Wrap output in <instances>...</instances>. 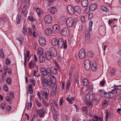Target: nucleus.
I'll return each instance as SVG.
<instances>
[{
    "label": "nucleus",
    "instance_id": "nucleus-52",
    "mask_svg": "<svg viewBox=\"0 0 121 121\" xmlns=\"http://www.w3.org/2000/svg\"><path fill=\"white\" fill-rule=\"evenodd\" d=\"M5 63L7 65H9L10 64L11 62L8 58H7L5 60Z\"/></svg>",
    "mask_w": 121,
    "mask_h": 121
},
{
    "label": "nucleus",
    "instance_id": "nucleus-27",
    "mask_svg": "<svg viewBox=\"0 0 121 121\" xmlns=\"http://www.w3.org/2000/svg\"><path fill=\"white\" fill-rule=\"evenodd\" d=\"M40 70L41 73L44 76L46 75L47 74V72H46V69L44 68H41Z\"/></svg>",
    "mask_w": 121,
    "mask_h": 121
},
{
    "label": "nucleus",
    "instance_id": "nucleus-11",
    "mask_svg": "<svg viewBox=\"0 0 121 121\" xmlns=\"http://www.w3.org/2000/svg\"><path fill=\"white\" fill-rule=\"evenodd\" d=\"M103 119L100 117L94 115L92 118L89 120V121H103Z\"/></svg>",
    "mask_w": 121,
    "mask_h": 121
},
{
    "label": "nucleus",
    "instance_id": "nucleus-50",
    "mask_svg": "<svg viewBox=\"0 0 121 121\" xmlns=\"http://www.w3.org/2000/svg\"><path fill=\"white\" fill-rule=\"evenodd\" d=\"M5 99L7 101L9 102L10 104L12 103V101H11L10 97L8 96H7L5 97Z\"/></svg>",
    "mask_w": 121,
    "mask_h": 121
},
{
    "label": "nucleus",
    "instance_id": "nucleus-15",
    "mask_svg": "<svg viewBox=\"0 0 121 121\" xmlns=\"http://www.w3.org/2000/svg\"><path fill=\"white\" fill-rule=\"evenodd\" d=\"M51 73H52V74L55 75L57 73V70L55 66L52 67L51 68Z\"/></svg>",
    "mask_w": 121,
    "mask_h": 121
},
{
    "label": "nucleus",
    "instance_id": "nucleus-44",
    "mask_svg": "<svg viewBox=\"0 0 121 121\" xmlns=\"http://www.w3.org/2000/svg\"><path fill=\"white\" fill-rule=\"evenodd\" d=\"M70 86V82H68L66 86V90L68 91L69 90Z\"/></svg>",
    "mask_w": 121,
    "mask_h": 121
},
{
    "label": "nucleus",
    "instance_id": "nucleus-42",
    "mask_svg": "<svg viewBox=\"0 0 121 121\" xmlns=\"http://www.w3.org/2000/svg\"><path fill=\"white\" fill-rule=\"evenodd\" d=\"M57 86L55 84H54L52 86V91L53 92H55L56 91V89Z\"/></svg>",
    "mask_w": 121,
    "mask_h": 121
},
{
    "label": "nucleus",
    "instance_id": "nucleus-60",
    "mask_svg": "<svg viewBox=\"0 0 121 121\" xmlns=\"http://www.w3.org/2000/svg\"><path fill=\"white\" fill-rule=\"evenodd\" d=\"M105 82L104 80L101 81L99 83L100 85L102 86H104V84L105 83Z\"/></svg>",
    "mask_w": 121,
    "mask_h": 121
},
{
    "label": "nucleus",
    "instance_id": "nucleus-35",
    "mask_svg": "<svg viewBox=\"0 0 121 121\" xmlns=\"http://www.w3.org/2000/svg\"><path fill=\"white\" fill-rule=\"evenodd\" d=\"M91 95L90 93L88 92L86 95L85 99L87 100H88L90 99Z\"/></svg>",
    "mask_w": 121,
    "mask_h": 121
},
{
    "label": "nucleus",
    "instance_id": "nucleus-26",
    "mask_svg": "<svg viewBox=\"0 0 121 121\" xmlns=\"http://www.w3.org/2000/svg\"><path fill=\"white\" fill-rule=\"evenodd\" d=\"M21 16L20 15L18 14L16 17V21L17 23L18 24L20 23L21 22Z\"/></svg>",
    "mask_w": 121,
    "mask_h": 121
},
{
    "label": "nucleus",
    "instance_id": "nucleus-36",
    "mask_svg": "<svg viewBox=\"0 0 121 121\" xmlns=\"http://www.w3.org/2000/svg\"><path fill=\"white\" fill-rule=\"evenodd\" d=\"M110 114V112L107 111L105 113V117L106 118V121H107L109 117Z\"/></svg>",
    "mask_w": 121,
    "mask_h": 121
},
{
    "label": "nucleus",
    "instance_id": "nucleus-10",
    "mask_svg": "<svg viewBox=\"0 0 121 121\" xmlns=\"http://www.w3.org/2000/svg\"><path fill=\"white\" fill-rule=\"evenodd\" d=\"M84 64L85 69L87 71H88L91 67V64L89 60H85Z\"/></svg>",
    "mask_w": 121,
    "mask_h": 121
},
{
    "label": "nucleus",
    "instance_id": "nucleus-4",
    "mask_svg": "<svg viewBox=\"0 0 121 121\" xmlns=\"http://www.w3.org/2000/svg\"><path fill=\"white\" fill-rule=\"evenodd\" d=\"M42 95L45 97V99L48 100L49 99V91L48 89L46 87L44 88L43 91L42 92Z\"/></svg>",
    "mask_w": 121,
    "mask_h": 121
},
{
    "label": "nucleus",
    "instance_id": "nucleus-28",
    "mask_svg": "<svg viewBox=\"0 0 121 121\" xmlns=\"http://www.w3.org/2000/svg\"><path fill=\"white\" fill-rule=\"evenodd\" d=\"M35 101L36 104L38 108H40L42 107L41 103L38 99H35Z\"/></svg>",
    "mask_w": 121,
    "mask_h": 121
},
{
    "label": "nucleus",
    "instance_id": "nucleus-30",
    "mask_svg": "<svg viewBox=\"0 0 121 121\" xmlns=\"http://www.w3.org/2000/svg\"><path fill=\"white\" fill-rule=\"evenodd\" d=\"M32 87V85L31 84H30L28 87V91L30 92V94H32L33 92V90Z\"/></svg>",
    "mask_w": 121,
    "mask_h": 121
},
{
    "label": "nucleus",
    "instance_id": "nucleus-2",
    "mask_svg": "<svg viewBox=\"0 0 121 121\" xmlns=\"http://www.w3.org/2000/svg\"><path fill=\"white\" fill-rule=\"evenodd\" d=\"M58 46L60 48H63L66 49L67 47V41L66 40H64L61 38H60L58 40Z\"/></svg>",
    "mask_w": 121,
    "mask_h": 121
},
{
    "label": "nucleus",
    "instance_id": "nucleus-1",
    "mask_svg": "<svg viewBox=\"0 0 121 121\" xmlns=\"http://www.w3.org/2000/svg\"><path fill=\"white\" fill-rule=\"evenodd\" d=\"M57 55V51L56 49L53 48H50L49 49V52H46L45 53V56L47 59L50 60L52 56L56 57Z\"/></svg>",
    "mask_w": 121,
    "mask_h": 121
},
{
    "label": "nucleus",
    "instance_id": "nucleus-3",
    "mask_svg": "<svg viewBox=\"0 0 121 121\" xmlns=\"http://www.w3.org/2000/svg\"><path fill=\"white\" fill-rule=\"evenodd\" d=\"M41 80L42 81V84H44L43 86L47 87L50 88L52 86V83L51 81L48 80L46 79H44L43 77L41 76Z\"/></svg>",
    "mask_w": 121,
    "mask_h": 121
},
{
    "label": "nucleus",
    "instance_id": "nucleus-14",
    "mask_svg": "<svg viewBox=\"0 0 121 121\" xmlns=\"http://www.w3.org/2000/svg\"><path fill=\"white\" fill-rule=\"evenodd\" d=\"M74 13L75 12H77L80 14L81 12V9L79 6H74Z\"/></svg>",
    "mask_w": 121,
    "mask_h": 121
},
{
    "label": "nucleus",
    "instance_id": "nucleus-37",
    "mask_svg": "<svg viewBox=\"0 0 121 121\" xmlns=\"http://www.w3.org/2000/svg\"><path fill=\"white\" fill-rule=\"evenodd\" d=\"M104 95L106 98H109L111 97V95L109 92H104Z\"/></svg>",
    "mask_w": 121,
    "mask_h": 121
},
{
    "label": "nucleus",
    "instance_id": "nucleus-41",
    "mask_svg": "<svg viewBox=\"0 0 121 121\" xmlns=\"http://www.w3.org/2000/svg\"><path fill=\"white\" fill-rule=\"evenodd\" d=\"M50 105L51 107V110L53 111L54 112H55L56 111V110L54 107L53 105V104L51 103H50Z\"/></svg>",
    "mask_w": 121,
    "mask_h": 121
},
{
    "label": "nucleus",
    "instance_id": "nucleus-47",
    "mask_svg": "<svg viewBox=\"0 0 121 121\" xmlns=\"http://www.w3.org/2000/svg\"><path fill=\"white\" fill-rule=\"evenodd\" d=\"M87 55L88 57H91L93 56V54L91 52L89 51L87 52Z\"/></svg>",
    "mask_w": 121,
    "mask_h": 121
},
{
    "label": "nucleus",
    "instance_id": "nucleus-16",
    "mask_svg": "<svg viewBox=\"0 0 121 121\" xmlns=\"http://www.w3.org/2000/svg\"><path fill=\"white\" fill-rule=\"evenodd\" d=\"M52 30L54 31H56L57 32H58L60 30V28L59 26L57 24H54L52 26Z\"/></svg>",
    "mask_w": 121,
    "mask_h": 121
},
{
    "label": "nucleus",
    "instance_id": "nucleus-29",
    "mask_svg": "<svg viewBox=\"0 0 121 121\" xmlns=\"http://www.w3.org/2000/svg\"><path fill=\"white\" fill-rule=\"evenodd\" d=\"M58 40L56 38H55L52 42V45L54 46H56L58 45Z\"/></svg>",
    "mask_w": 121,
    "mask_h": 121
},
{
    "label": "nucleus",
    "instance_id": "nucleus-51",
    "mask_svg": "<svg viewBox=\"0 0 121 121\" xmlns=\"http://www.w3.org/2000/svg\"><path fill=\"white\" fill-rule=\"evenodd\" d=\"M38 52L40 55H42L43 54V50L41 49H39L38 50Z\"/></svg>",
    "mask_w": 121,
    "mask_h": 121
},
{
    "label": "nucleus",
    "instance_id": "nucleus-38",
    "mask_svg": "<svg viewBox=\"0 0 121 121\" xmlns=\"http://www.w3.org/2000/svg\"><path fill=\"white\" fill-rule=\"evenodd\" d=\"M0 56L2 58H4L5 57L4 53L2 49L0 50Z\"/></svg>",
    "mask_w": 121,
    "mask_h": 121
},
{
    "label": "nucleus",
    "instance_id": "nucleus-19",
    "mask_svg": "<svg viewBox=\"0 0 121 121\" xmlns=\"http://www.w3.org/2000/svg\"><path fill=\"white\" fill-rule=\"evenodd\" d=\"M52 32V30L49 28H48L45 30V34L48 36L50 35Z\"/></svg>",
    "mask_w": 121,
    "mask_h": 121
},
{
    "label": "nucleus",
    "instance_id": "nucleus-8",
    "mask_svg": "<svg viewBox=\"0 0 121 121\" xmlns=\"http://www.w3.org/2000/svg\"><path fill=\"white\" fill-rule=\"evenodd\" d=\"M78 56L81 59H84L85 57V52L83 48L81 49L79 51Z\"/></svg>",
    "mask_w": 121,
    "mask_h": 121
},
{
    "label": "nucleus",
    "instance_id": "nucleus-12",
    "mask_svg": "<svg viewBox=\"0 0 121 121\" xmlns=\"http://www.w3.org/2000/svg\"><path fill=\"white\" fill-rule=\"evenodd\" d=\"M67 9L70 14L73 15L74 14V7H73L70 5H68L67 7Z\"/></svg>",
    "mask_w": 121,
    "mask_h": 121
},
{
    "label": "nucleus",
    "instance_id": "nucleus-54",
    "mask_svg": "<svg viewBox=\"0 0 121 121\" xmlns=\"http://www.w3.org/2000/svg\"><path fill=\"white\" fill-rule=\"evenodd\" d=\"M74 82L75 83L77 84L79 83L78 77V75L76 77V78L75 79Z\"/></svg>",
    "mask_w": 121,
    "mask_h": 121
},
{
    "label": "nucleus",
    "instance_id": "nucleus-45",
    "mask_svg": "<svg viewBox=\"0 0 121 121\" xmlns=\"http://www.w3.org/2000/svg\"><path fill=\"white\" fill-rule=\"evenodd\" d=\"M28 104V106L27 109L28 110H29L31 108V106L32 105V102L31 101H30V103H29L27 104Z\"/></svg>",
    "mask_w": 121,
    "mask_h": 121
},
{
    "label": "nucleus",
    "instance_id": "nucleus-40",
    "mask_svg": "<svg viewBox=\"0 0 121 121\" xmlns=\"http://www.w3.org/2000/svg\"><path fill=\"white\" fill-rule=\"evenodd\" d=\"M92 70L93 71H95L96 70L97 66L96 65H95L93 64H92L91 68Z\"/></svg>",
    "mask_w": 121,
    "mask_h": 121
},
{
    "label": "nucleus",
    "instance_id": "nucleus-21",
    "mask_svg": "<svg viewBox=\"0 0 121 121\" xmlns=\"http://www.w3.org/2000/svg\"><path fill=\"white\" fill-rule=\"evenodd\" d=\"M97 6L96 3H93L91 4L89 8L92 11L95 10L97 8Z\"/></svg>",
    "mask_w": 121,
    "mask_h": 121
},
{
    "label": "nucleus",
    "instance_id": "nucleus-17",
    "mask_svg": "<svg viewBox=\"0 0 121 121\" xmlns=\"http://www.w3.org/2000/svg\"><path fill=\"white\" fill-rule=\"evenodd\" d=\"M29 66L31 68L34 67H35V66L37 68V71H38L37 68H38V66L36 65H35V62L34 61H31L29 63Z\"/></svg>",
    "mask_w": 121,
    "mask_h": 121
},
{
    "label": "nucleus",
    "instance_id": "nucleus-43",
    "mask_svg": "<svg viewBox=\"0 0 121 121\" xmlns=\"http://www.w3.org/2000/svg\"><path fill=\"white\" fill-rule=\"evenodd\" d=\"M3 87L5 91L6 92L8 91L9 89L7 84H4L3 85Z\"/></svg>",
    "mask_w": 121,
    "mask_h": 121
},
{
    "label": "nucleus",
    "instance_id": "nucleus-58",
    "mask_svg": "<svg viewBox=\"0 0 121 121\" xmlns=\"http://www.w3.org/2000/svg\"><path fill=\"white\" fill-rule=\"evenodd\" d=\"M5 103H4L1 104L0 107L2 109H4L5 108Z\"/></svg>",
    "mask_w": 121,
    "mask_h": 121
},
{
    "label": "nucleus",
    "instance_id": "nucleus-22",
    "mask_svg": "<svg viewBox=\"0 0 121 121\" xmlns=\"http://www.w3.org/2000/svg\"><path fill=\"white\" fill-rule=\"evenodd\" d=\"M45 60V58L44 56L42 55L39 56V61L41 63L44 62Z\"/></svg>",
    "mask_w": 121,
    "mask_h": 121
},
{
    "label": "nucleus",
    "instance_id": "nucleus-5",
    "mask_svg": "<svg viewBox=\"0 0 121 121\" xmlns=\"http://www.w3.org/2000/svg\"><path fill=\"white\" fill-rule=\"evenodd\" d=\"M45 22L47 24L51 23L52 21V17L50 14H47L44 17V19Z\"/></svg>",
    "mask_w": 121,
    "mask_h": 121
},
{
    "label": "nucleus",
    "instance_id": "nucleus-48",
    "mask_svg": "<svg viewBox=\"0 0 121 121\" xmlns=\"http://www.w3.org/2000/svg\"><path fill=\"white\" fill-rule=\"evenodd\" d=\"M93 24V22L92 21H90L89 23V29L90 31H91L92 30L91 29V27Z\"/></svg>",
    "mask_w": 121,
    "mask_h": 121
},
{
    "label": "nucleus",
    "instance_id": "nucleus-61",
    "mask_svg": "<svg viewBox=\"0 0 121 121\" xmlns=\"http://www.w3.org/2000/svg\"><path fill=\"white\" fill-rule=\"evenodd\" d=\"M114 88L116 89L117 90H121V86L120 85L119 86H114Z\"/></svg>",
    "mask_w": 121,
    "mask_h": 121
},
{
    "label": "nucleus",
    "instance_id": "nucleus-64",
    "mask_svg": "<svg viewBox=\"0 0 121 121\" xmlns=\"http://www.w3.org/2000/svg\"><path fill=\"white\" fill-rule=\"evenodd\" d=\"M28 19L31 22H33L34 20V19L33 18V17L32 16H30L28 17Z\"/></svg>",
    "mask_w": 121,
    "mask_h": 121
},
{
    "label": "nucleus",
    "instance_id": "nucleus-59",
    "mask_svg": "<svg viewBox=\"0 0 121 121\" xmlns=\"http://www.w3.org/2000/svg\"><path fill=\"white\" fill-rule=\"evenodd\" d=\"M66 100L68 101L70 104H72L73 103V102L70 99V98L69 97H68L66 99Z\"/></svg>",
    "mask_w": 121,
    "mask_h": 121
},
{
    "label": "nucleus",
    "instance_id": "nucleus-9",
    "mask_svg": "<svg viewBox=\"0 0 121 121\" xmlns=\"http://www.w3.org/2000/svg\"><path fill=\"white\" fill-rule=\"evenodd\" d=\"M66 22L67 26L68 27H70L73 26V18L71 17H69L66 20Z\"/></svg>",
    "mask_w": 121,
    "mask_h": 121
},
{
    "label": "nucleus",
    "instance_id": "nucleus-46",
    "mask_svg": "<svg viewBox=\"0 0 121 121\" xmlns=\"http://www.w3.org/2000/svg\"><path fill=\"white\" fill-rule=\"evenodd\" d=\"M28 32V35H30L32 34L31 29L29 27H28L27 28Z\"/></svg>",
    "mask_w": 121,
    "mask_h": 121
},
{
    "label": "nucleus",
    "instance_id": "nucleus-13",
    "mask_svg": "<svg viewBox=\"0 0 121 121\" xmlns=\"http://www.w3.org/2000/svg\"><path fill=\"white\" fill-rule=\"evenodd\" d=\"M39 44L42 46H44L46 43L45 39L43 37H41L39 38Z\"/></svg>",
    "mask_w": 121,
    "mask_h": 121
},
{
    "label": "nucleus",
    "instance_id": "nucleus-63",
    "mask_svg": "<svg viewBox=\"0 0 121 121\" xmlns=\"http://www.w3.org/2000/svg\"><path fill=\"white\" fill-rule=\"evenodd\" d=\"M30 81L32 83L33 85V86H35V81L33 79H30Z\"/></svg>",
    "mask_w": 121,
    "mask_h": 121
},
{
    "label": "nucleus",
    "instance_id": "nucleus-56",
    "mask_svg": "<svg viewBox=\"0 0 121 121\" xmlns=\"http://www.w3.org/2000/svg\"><path fill=\"white\" fill-rule=\"evenodd\" d=\"M81 19L82 22L84 23L85 22V16L83 15L81 17Z\"/></svg>",
    "mask_w": 121,
    "mask_h": 121
},
{
    "label": "nucleus",
    "instance_id": "nucleus-55",
    "mask_svg": "<svg viewBox=\"0 0 121 121\" xmlns=\"http://www.w3.org/2000/svg\"><path fill=\"white\" fill-rule=\"evenodd\" d=\"M0 21L2 22H5L7 21V19L6 17H3L0 19Z\"/></svg>",
    "mask_w": 121,
    "mask_h": 121
},
{
    "label": "nucleus",
    "instance_id": "nucleus-33",
    "mask_svg": "<svg viewBox=\"0 0 121 121\" xmlns=\"http://www.w3.org/2000/svg\"><path fill=\"white\" fill-rule=\"evenodd\" d=\"M73 26L75 27L76 25L77 22L78 21V20L77 18L75 17L73 19Z\"/></svg>",
    "mask_w": 121,
    "mask_h": 121
},
{
    "label": "nucleus",
    "instance_id": "nucleus-6",
    "mask_svg": "<svg viewBox=\"0 0 121 121\" xmlns=\"http://www.w3.org/2000/svg\"><path fill=\"white\" fill-rule=\"evenodd\" d=\"M69 34V30L67 27H65L61 30L60 34L62 36L65 37L67 36Z\"/></svg>",
    "mask_w": 121,
    "mask_h": 121
},
{
    "label": "nucleus",
    "instance_id": "nucleus-18",
    "mask_svg": "<svg viewBox=\"0 0 121 121\" xmlns=\"http://www.w3.org/2000/svg\"><path fill=\"white\" fill-rule=\"evenodd\" d=\"M88 0H81V4L83 7H86L88 5Z\"/></svg>",
    "mask_w": 121,
    "mask_h": 121
},
{
    "label": "nucleus",
    "instance_id": "nucleus-49",
    "mask_svg": "<svg viewBox=\"0 0 121 121\" xmlns=\"http://www.w3.org/2000/svg\"><path fill=\"white\" fill-rule=\"evenodd\" d=\"M43 103L44 104V105L46 107H47L49 106V104L47 101H46L44 99H43Z\"/></svg>",
    "mask_w": 121,
    "mask_h": 121
},
{
    "label": "nucleus",
    "instance_id": "nucleus-62",
    "mask_svg": "<svg viewBox=\"0 0 121 121\" xmlns=\"http://www.w3.org/2000/svg\"><path fill=\"white\" fill-rule=\"evenodd\" d=\"M88 18L90 19L92 18L93 16L92 13H89L88 14Z\"/></svg>",
    "mask_w": 121,
    "mask_h": 121
},
{
    "label": "nucleus",
    "instance_id": "nucleus-7",
    "mask_svg": "<svg viewBox=\"0 0 121 121\" xmlns=\"http://www.w3.org/2000/svg\"><path fill=\"white\" fill-rule=\"evenodd\" d=\"M46 112V111L43 108L40 109H38L37 111V114L38 116L41 118H43L44 117V113Z\"/></svg>",
    "mask_w": 121,
    "mask_h": 121
},
{
    "label": "nucleus",
    "instance_id": "nucleus-32",
    "mask_svg": "<svg viewBox=\"0 0 121 121\" xmlns=\"http://www.w3.org/2000/svg\"><path fill=\"white\" fill-rule=\"evenodd\" d=\"M6 83L8 85H10L12 83V79L11 77H9L6 79Z\"/></svg>",
    "mask_w": 121,
    "mask_h": 121
},
{
    "label": "nucleus",
    "instance_id": "nucleus-24",
    "mask_svg": "<svg viewBox=\"0 0 121 121\" xmlns=\"http://www.w3.org/2000/svg\"><path fill=\"white\" fill-rule=\"evenodd\" d=\"M36 11L37 14L39 16L43 13L42 10L39 8H36Z\"/></svg>",
    "mask_w": 121,
    "mask_h": 121
},
{
    "label": "nucleus",
    "instance_id": "nucleus-39",
    "mask_svg": "<svg viewBox=\"0 0 121 121\" xmlns=\"http://www.w3.org/2000/svg\"><path fill=\"white\" fill-rule=\"evenodd\" d=\"M56 11L55 8L53 7L51 8L50 12L52 14H54L55 13Z\"/></svg>",
    "mask_w": 121,
    "mask_h": 121
},
{
    "label": "nucleus",
    "instance_id": "nucleus-53",
    "mask_svg": "<svg viewBox=\"0 0 121 121\" xmlns=\"http://www.w3.org/2000/svg\"><path fill=\"white\" fill-rule=\"evenodd\" d=\"M86 105L89 107L90 108H91L92 106V104L90 102H86Z\"/></svg>",
    "mask_w": 121,
    "mask_h": 121
},
{
    "label": "nucleus",
    "instance_id": "nucleus-31",
    "mask_svg": "<svg viewBox=\"0 0 121 121\" xmlns=\"http://www.w3.org/2000/svg\"><path fill=\"white\" fill-rule=\"evenodd\" d=\"M104 1L105 3L108 4V5L109 7V8H110L112 0H104Z\"/></svg>",
    "mask_w": 121,
    "mask_h": 121
},
{
    "label": "nucleus",
    "instance_id": "nucleus-23",
    "mask_svg": "<svg viewBox=\"0 0 121 121\" xmlns=\"http://www.w3.org/2000/svg\"><path fill=\"white\" fill-rule=\"evenodd\" d=\"M101 11L104 12H108L109 11V9L105 6H103L101 8Z\"/></svg>",
    "mask_w": 121,
    "mask_h": 121
},
{
    "label": "nucleus",
    "instance_id": "nucleus-25",
    "mask_svg": "<svg viewBox=\"0 0 121 121\" xmlns=\"http://www.w3.org/2000/svg\"><path fill=\"white\" fill-rule=\"evenodd\" d=\"M83 83L84 86H88L89 83V82L88 80L86 78H84L83 80Z\"/></svg>",
    "mask_w": 121,
    "mask_h": 121
},
{
    "label": "nucleus",
    "instance_id": "nucleus-34",
    "mask_svg": "<svg viewBox=\"0 0 121 121\" xmlns=\"http://www.w3.org/2000/svg\"><path fill=\"white\" fill-rule=\"evenodd\" d=\"M82 111L83 113H84L85 114H87L88 112L87 107L86 106L83 107L82 108Z\"/></svg>",
    "mask_w": 121,
    "mask_h": 121
},
{
    "label": "nucleus",
    "instance_id": "nucleus-57",
    "mask_svg": "<svg viewBox=\"0 0 121 121\" xmlns=\"http://www.w3.org/2000/svg\"><path fill=\"white\" fill-rule=\"evenodd\" d=\"M9 95L11 98L13 99L14 97V94L13 92H10L9 93Z\"/></svg>",
    "mask_w": 121,
    "mask_h": 121
},
{
    "label": "nucleus",
    "instance_id": "nucleus-20",
    "mask_svg": "<svg viewBox=\"0 0 121 121\" xmlns=\"http://www.w3.org/2000/svg\"><path fill=\"white\" fill-rule=\"evenodd\" d=\"M109 102L108 100H104L101 103V106L102 107H105L107 106L108 105Z\"/></svg>",
    "mask_w": 121,
    "mask_h": 121
}]
</instances>
